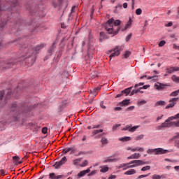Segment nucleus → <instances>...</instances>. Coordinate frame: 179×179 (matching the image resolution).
<instances>
[{
  "mask_svg": "<svg viewBox=\"0 0 179 179\" xmlns=\"http://www.w3.org/2000/svg\"><path fill=\"white\" fill-rule=\"evenodd\" d=\"M120 24H121V20H117L115 21L114 19L112 18L107 21L105 29L109 34H115V36L118 34V32L121 29V28L118 27Z\"/></svg>",
  "mask_w": 179,
  "mask_h": 179,
  "instance_id": "nucleus-1",
  "label": "nucleus"
},
{
  "mask_svg": "<svg viewBox=\"0 0 179 179\" xmlns=\"http://www.w3.org/2000/svg\"><path fill=\"white\" fill-rule=\"evenodd\" d=\"M45 47V44L41 43L36 45L34 49H29L27 52L26 59H28V62L30 65H33L34 62H36V54H37V51H40V50H43Z\"/></svg>",
  "mask_w": 179,
  "mask_h": 179,
  "instance_id": "nucleus-2",
  "label": "nucleus"
},
{
  "mask_svg": "<svg viewBox=\"0 0 179 179\" xmlns=\"http://www.w3.org/2000/svg\"><path fill=\"white\" fill-rule=\"evenodd\" d=\"M147 153L148 155H152V153H155V155H166V153H170V151L168 150H164L163 148H155L148 149L147 150Z\"/></svg>",
  "mask_w": 179,
  "mask_h": 179,
  "instance_id": "nucleus-3",
  "label": "nucleus"
},
{
  "mask_svg": "<svg viewBox=\"0 0 179 179\" xmlns=\"http://www.w3.org/2000/svg\"><path fill=\"white\" fill-rule=\"evenodd\" d=\"M129 164H133V165H129L126 168H123V170H128V169H134V167H138V166H143V164H146L142 160H133L129 162Z\"/></svg>",
  "mask_w": 179,
  "mask_h": 179,
  "instance_id": "nucleus-4",
  "label": "nucleus"
},
{
  "mask_svg": "<svg viewBox=\"0 0 179 179\" xmlns=\"http://www.w3.org/2000/svg\"><path fill=\"white\" fill-rule=\"evenodd\" d=\"M179 98H172L169 100V103L166 106V109H169V108H173V107H174V106H176L177 104V102L178 101Z\"/></svg>",
  "mask_w": 179,
  "mask_h": 179,
  "instance_id": "nucleus-5",
  "label": "nucleus"
},
{
  "mask_svg": "<svg viewBox=\"0 0 179 179\" xmlns=\"http://www.w3.org/2000/svg\"><path fill=\"white\" fill-rule=\"evenodd\" d=\"M113 51H114V52L110 55V59L114 57H118V55L121 54L122 49H121L120 47H116L114 50H110V52H113Z\"/></svg>",
  "mask_w": 179,
  "mask_h": 179,
  "instance_id": "nucleus-6",
  "label": "nucleus"
},
{
  "mask_svg": "<svg viewBox=\"0 0 179 179\" xmlns=\"http://www.w3.org/2000/svg\"><path fill=\"white\" fill-rule=\"evenodd\" d=\"M66 157H63L59 162H55V164L53 165V167H55V169H59L62 164H65V163H66Z\"/></svg>",
  "mask_w": 179,
  "mask_h": 179,
  "instance_id": "nucleus-7",
  "label": "nucleus"
},
{
  "mask_svg": "<svg viewBox=\"0 0 179 179\" xmlns=\"http://www.w3.org/2000/svg\"><path fill=\"white\" fill-rule=\"evenodd\" d=\"M90 169H92V166L88 168L87 170L81 171L80 173H78L77 178L80 179L82 178V177H85V175L90 172Z\"/></svg>",
  "mask_w": 179,
  "mask_h": 179,
  "instance_id": "nucleus-8",
  "label": "nucleus"
},
{
  "mask_svg": "<svg viewBox=\"0 0 179 179\" xmlns=\"http://www.w3.org/2000/svg\"><path fill=\"white\" fill-rule=\"evenodd\" d=\"M11 111L15 112L16 115L14 117L16 118V120H17V118H19V117H17V114H19L20 109L17 108V105L16 103H13L12 105Z\"/></svg>",
  "mask_w": 179,
  "mask_h": 179,
  "instance_id": "nucleus-9",
  "label": "nucleus"
},
{
  "mask_svg": "<svg viewBox=\"0 0 179 179\" xmlns=\"http://www.w3.org/2000/svg\"><path fill=\"white\" fill-rule=\"evenodd\" d=\"M126 150H131V152H143L145 150V148H138V147H135L132 148V147H127Z\"/></svg>",
  "mask_w": 179,
  "mask_h": 179,
  "instance_id": "nucleus-10",
  "label": "nucleus"
},
{
  "mask_svg": "<svg viewBox=\"0 0 179 179\" xmlns=\"http://www.w3.org/2000/svg\"><path fill=\"white\" fill-rule=\"evenodd\" d=\"M170 127H171V122H167V120H166L164 123L158 126V128L162 129V128H170Z\"/></svg>",
  "mask_w": 179,
  "mask_h": 179,
  "instance_id": "nucleus-11",
  "label": "nucleus"
},
{
  "mask_svg": "<svg viewBox=\"0 0 179 179\" xmlns=\"http://www.w3.org/2000/svg\"><path fill=\"white\" fill-rule=\"evenodd\" d=\"M101 88L100 87H95L92 90H90V94L92 95V97H96V96H97V94H99V91L101 90Z\"/></svg>",
  "mask_w": 179,
  "mask_h": 179,
  "instance_id": "nucleus-12",
  "label": "nucleus"
},
{
  "mask_svg": "<svg viewBox=\"0 0 179 179\" xmlns=\"http://www.w3.org/2000/svg\"><path fill=\"white\" fill-rule=\"evenodd\" d=\"M167 178V176L162 174V175H157V174H154L151 176V179H164Z\"/></svg>",
  "mask_w": 179,
  "mask_h": 179,
  "instance_id": "nucleus-13",
  "label": "nucleus"
},
{
  "mask_svg": "<svg viewBox=\"0 0 179 179\" xmlns=\"http://www.w3.org/2000/svg\"><path fill=\"white\" fill-rule=\"evenodd\" d=\"M155 89L156 90H164V85L160 83H157L154 85Z\"/></svg>",
  "mask_w": 179,
  "mask_h": 179,
  "instance_id": "nucleus-14",
  "label": "nucleus"
},
{
  "mask_svg": "<svg viewBox=\"0 0 179 179\" xmlns=\"http://www.w3.org/2000/svg\"><path fill=\"white\" fill-rule=\"evenodd\" d=\"M134 174H136V170L135 169H129L124 173V176H134Z\"/></svg>",
  "mask_w": 179,
  "mask_h": 179,
  "instance_id": "nucleus-15",
  "label": "nucleus"
},
{
  "mask_svg": "<svg viewBox=\"0 0 179 179\" xmlns=\"http://www.w3.org/2000/svg\"><path fill=\"white\" fill-rule=\"evenodd\" d=\"M129 99L123 100L122 101L119 103V106H120L121 107H124V106H128V104H129Z\"/></svg>",
  "mask_w": 179,
  "mask_h": 179,
  "instance_id": "nucleus-16",
  "label": "nucleus"
},
{
  "mask_svg": "<svg viewBox=\"0 0 179 179\" xmlns=\"http://www.w3.org/2000/svg\"><path fill=\"white\" fill-rule=\"evenodd\" d=\"M132 87H130L129 88H126L123 91H122V93L123 94H125V96H127V94H129V93L131 94V90H132Z\"/></svg>",
  "mask_w": 179,
  "mask_h": 179,
  "instance_id": "nucleus-17",
  "label": "nucleus"
},
{
  "mask_svg": "<svg viewBox=\"0 0 179 179\" xmlns=\"http://www.w3.org/2000/svg\"><path fill=\"white\" fill-rule=\"evenodd\" d=\"M106 38H107V36H106V34H104V32H100L99 41H103V40H106Z\"/></svg>",
  "mask_w": 179,
  "mask_h": 179,
  "instance_id": "nucleus-18",
  "label": "nucleus"
},
{
  "mask_svg": "<svg viewBox=\"0 0 179 179\" xmlns=\"http://www.w3.org/2000/svg\"><path fill=\"white\" fill-rule=\"evenodd\" d=\"M80 162H82V158H77L73 160V166H78V164L80 163Z\"/></svg>",
  "mask_w": 179,
  "mask_h": 179,
  "instance_id": "nucleus-19",
  "label": "nucleus"
},
{
  "mask_svg": "<svg viewBox=\"0 0 179 179\" xmlns=\"http://www.w3.org/2000/svg\"><path fill=\"white\" fill-rule=\"evenodd\" d=\"M12 66H13V63H7L6 66H5L3 65V64H1L0 65V68L1 67V68H3V69H5V68H12Z\"/></svg>",
  "mask_w": 179,
  "mask_h": 179,
  "instance_id": "nucleus-20",
  "label": "nucleus"
},
{
  "mask_svg": "<svg viewBox=\"0 0 179 179\" xmlns=\"http://www.w3.org/2000/svg\"><path fill=\"white\" fill-rule=\"evenodd\" d=\"M119 141H120L121 142H129V141H131V137L129 136L123 137L122 138H120Z\"/></svg>",
  "mask_w": 179,
  "mask_h": 179,
  "instance_id": "nucleus-21",
  "label": "nucleus"
},
{
  "mask_svg": "<svg viewBox=\"0 0 179 179\" xmlns=\"http://www.w3.org/2000/svg\"><path fill=\"white\" fill-rule=\"evenodd\" d=\"M171 80H173V82H176V83H179V76L173 75L171 77Z\"/></svg>",
  "mask_w": 179,
  "mask_h": 179,
  "instance_id": "nucleus-22",
  "label": "nucleus"
},
{
  "mask_svg": "<svg viewBox=\"0 0 179 179\" xmlns=\"http://www.w3.org/2000/svg\"><path fill=\"white\" fill-rule=\"evenodd\" d=\"M174 72V66H170L169 68H166V73H173Z\"/></svg>",
  "mask_w": 179,
  "mask_h": 179,
  "instance_id": "nucleus-23",
  "label": "nucleus"
},
{
  "mask_svg": "<svg viewBox=\"0 0 179 179\" xmlns=\"http://www.w3.org/2000/svg\"><path fill=\"white\" fill-rule=\"evenodd\" d=\"M17 3V0H11L9 3H8V5H10L11 6H16Z\"/></svg>",
  "mask_w": 179,
  "mask_h": 179,
  "instance_id": "nucleus-24",
  "label": "nucleus"
},
{
  "mask_svg": "<svg viewBox=\"0 0 179 179\" xmlns=\"http://www.w3.org/2000/svg\"><path fill=\"white\" fill-rule=\"evenodd\" d=\"M131 26V19H129V21L127 22V24L125 25L124 28H122V31H125Z\"/></svg>",
  "mask_w": 179,
  "mask_h": 179,
  "instance_id": "nucleus-25",
  "label": "nucleus"
},
{
  "mask_svg": "<svg viewBox=\"0 0 179 179\" xmlns=\"http://www.w3.org/2000/svg\"><path fill=\"white\" fill-rule=\"evenodd\" d=\"M138 128H139V125L134 126L133 127H130V129H129V132H135V131H136Z\"/></svg>",
  "mask_w": 179,
  "mask_h": 179,
  "instance_id": "nucleus-26",
  "label": "nucleus"
},
{
  "mask_svg": "<svg viewBox=\"0 0 179 179\" xmlns=\"http://www.w3.org/2000/svg\"><path fill=\"white\" fill-rule=\"evenodd\" d=\"M166 104V102L164 101H159L155 103V107H157L159 106H164Z\"/></svg>",
  "mask_w": 179,
  "mask_h": 179,
  "instance_id": "nucleus-27",
  "label": "nucleus"
},
{
  "mask_svg": "<svg viewBox=\"0 0 179 179\" xmlns=\"http://www.w3.org/2000/svg\"><path fill=\"white\" fill-rule=\"evenodd\" d=\"M101 142L102 145H107V143H108V141L107 140V138L106 137H102Z\"/></svg>",
  "mask_w": 179,
  "mask_h": 179,
  "instance_id": "nucleus-28",
  "label": "nucleus"
},
{
  "mask_svg": "<svg viewBox=\"0 0 179 179\" xmlns=\"http://www.w3.org/2000/svg\"><path fill=\"white\" fill-rule=\"evenodd\" d=\"M112 162H117V159H106L103 162V163H111Z\"/></svg>",
  "mask_w": 179,
  "mask_h": 179,
  "instance_id": "nucleus-29",
  "label": "nucleus"
},
{
  "mask_svg": "<svg viewBox=\"0 0 179 179\" xmlns=\"http://www.w3.org/2000/svg\"><path fill=\"white\" fill-rule=\"evenodd\" d=\"M107 171H108V166L101 167V169L100 170L101 173H107Z\"/></svg>",
  "mask_w": 179,
  "mask_h": 179,
  "instance_id": "nucleus-30",
  "label": "nucleus"
},
{
  "mask_svg": "<svg viewBox=\"0 0 179 179\" xmlns=\"http://www.w3.org/2000/svg\"><path fill=\"white\" fill-rule=\"evenodd\" d=\"M127 166H129V163L121 164L120 166H117V169H122V167H124V169H127Z\"/></svg>",
  "mask_w": 179,
  "mask_h": 179,
  "instance_id": "nucleus-31",
  "label": "nucleus"
},
{
  "mask_svg": "<svg viewBox=\"0 0 179 179\" xmlns=\"http://www.w3.org/2000/svg\"><path fill=\"white\" fill-rule=\"evenodd\" d=\"M87 164H89V162H87V160H84L80 166V167H86Z\"/></svg>",
  "mask_w": 179,
  "mask_h": 179,
  "instance_id": "nucleus-32",
  "label": "nucleus"
},
{
  "mask_svg": "<svg viewBox=\"0 0 179 179\" xmlns=\"http://www.w3.org/2000/svg\"><path fill=\"white\" fill-rule=\"evenodd\" d=\"M120 127H121L120 124L113 125L112 128V131H117V129H118Z\"/></svg>",
  "mask_w": 179,
  "mask_h": 179,
  "instance_id": "nucleus-33",
  "label": "nucleus"
},
{
  "mask_svg": "<svg viewBox=\"0 0 179 179\" xmlns=\"http://www.w3.org/2000/svg\"><path fill=\"white\" fill-rule=\"evenodd\" d=\"M13 160L15 163H18L19 161L20 160V157H19L17 156H14V157H13Z\"/></svg>",
  "mask_w": 179,
  "mask_h": 179,
  "instance_id": "nucleus-34",
  "label": "nucleus"
},
{
  "mask_svg": "<svg viewBox=\"0 0 179 179\" xmlns=\"http://www.w3.org/2000/svg\"><path fill=\"white\" fill-rule=\"evenodd\" d=\"M12 8H10L9 6L8 7H1L0 6V12H2V10H10Z\"/></svg>",
  "mask_w": 179,
  "mask_h": 179,
  "instance_id": "nucleus-35",
  "label": "nucleus"
},
{
  "mask_svg": "<svg viewBox=\"0 0 179 179\" xmlns=\"http://www.w3.org/2000/svg\"><path fill=\"white\" fill-rule=\"evenodd\" d=\"M69 152H71V148H66L62 150V152L64 155H66V153H69Z\"/></svg>",
  "mask_w": 179,
  "mask_h": 179,
  "instance_id": "nucleus-36",
  "label": "nucleus"
},
{
  "mask_svg": "<svg viewBox=\"0 0 179 179\" xmlns=\"http://www.w3.org/2000/svg\"><path fill=\"white\" fill-rule=\"evenodd\" d=\"M131 155L133 156V159H139L141 157V154L139 153H134Z\"/></svg>",
  "mask_w": 179,
  "mask_h": 179,
  "instance_id": "nucleus-37",
  "label": "nucleus"
},
{
  "mask_svg": "<svg viewBox=\"0 0 179 179\" xmlns=\"http://www.w3.org/2000/svg\"><path fill=\"white\" fill-rule=\"evenodd\" d=\"M136 93H139V89L133 90L130 93V96H134V94H136Z\"/></svg>",
  "mask_w": 179,
  "mask_h": 179,
  "instance_id": "nucleus-38",
  "label": "nucleus"
},
{
  "mask_svg": "<svg viewBox=\"0 0 179 179\" xmlns=\"http://www.w3.org/2000/svg\"><path fill=\"white\" fill-rule=\"evenodd\" d=\"M148 170H150V166H145L141 169V171H148Z\"/></svg>",
  "mask_w": 179,
  "mask_h": 179,
  "instance_id": "nucleus-39",
  "label": "nucleus"
},
{
  "mask_svg": "<svg viewBox=\"0 0 179 179\" xmlns=\"http://www.w3.org/2000/svg\"><path fill=\"white\" fill-rule=\"evenodd\" d=\"M157 76H148L147 78L148 80H150V79H153L154 80H157Z\"/></svg>",
  "mask_w": 179,
  "mask_h": 179,
  "instance_id": "nucleus-40",
  "label": "nucleus"
},
{
  "mask_svg": "<svg viewBox=\"0 0 179 179\" xmlns=\"http://www.w3.org/2000/svg\"><path fill=\"white\" fill-rule=\"evenodd\" d=\"M149 176H150V173H149L147 175H141L139 176H138V179H141V178H145V177H149Z\"/></svg>",
  "mask_w": 179,
  "mask_h": 179,
  "instance_id": "nucleus-41",
  "label": "nucleus"
},
{
  "mask_svg": "<svg viewBox=\"0 0 179 179\" xmlns=\"http://www.w3.org/2000/svg\"><path fill=\"white\" fill-rule=\"evenodd\" d=\"M131 127H132V125H127L125 127H124L123 129H122V131H129L131 128Z\"/></svg>",
  "mask_w": 179,
  "mask_h": 179,
  "instance_id": "nucleus-42",
  "label": "nucleus"
},
{
  "mask_svg": "<svg viewBox=\"0 0 179 179\" xmlns=\"http://www.w3.org/2000/svg\"><path fill=\"white\" fill-rule=\"evenodd\" d=\"M173 120H176V116H171L168 117V119H166V122H170V121H173Z\"/></svg>",
  "mask_w": 179,
  "mask_h": 179,
  "instance_id": "nucleus-43",
  "label": "nucleus"
},
{
  "mask_svg": "<svg viewBox=\"0 0 179 179\" xmlns=\"http://www.w3.org/2000/svg\"><path fill=\"white\" fill-rule=\"evenodd\" d=\"M173 124V125H175V127H176L177 128H179V120L178 121V122H171V124Z\"/></svg>",
  "mask_w": 179,
  "mask_h": 179,
  "instance_id": "nucleus-44",
  "label": "nucleus"
},
{
  "mask_svg": "<svg viewBox=\"0 0 179 179\" xmlns=\"http://www.w3.org/2000/svg\"><path fill=\"white\" fill-rule=\"evenodd\" d=\"M76 152V149H75V148L71 147L70 149V155H73V153H75Z\"/></svg>",
  "mask_w": 179,
  "mask_h": 179,
  "instance_id": "nucleus-45",
  "label": "nucleus"
},
{
  "mask_svg": "<svg viewBox=\"0 0 179 179\" xmlns=\"http://www.w3.org/2000/svg\"><path fill=\"white\" fill-rule=\"evenodd\" d=\"M136 14L138 15H142V9H141V8L136 9Z\"/></svg>",
  "mask_w": 179,
  "mask_h": 179,
  "instance_id": "nucleus-46",
  "label": "nucleus"
},
{
  "mask_svg": "<svg viewBox=\"0 0 179 179\" xmlns=\"http://www.w3.org/2000/svg\"><path fill=\"white\" fill-rule=\"evenodd\" d=\"M165 44H166V41H161L159 43L158 45H159V47H163V45H164Z\"/></svg>",
  "mask_w": 179,
  "mask_h": 179,
  "instance_id": "nucleus-47",
  "label": "nucleus"
},
{
  "mask_svg": "<svg viewBox=\"0 0 179 179\" xmlns=\"http://www.w3.org/2000/svg\"><path fill=\"white\" fill-rule=\"evenodd\" d=\"M147 101L145 100L143 101H138V104H140L141 106H143V104H146Z\"/></svg>",
  "mask_w": 179,
  "mask_h": 179,
  "instance_id": "nucleus-48",
  "label": "nucleus"
},
{
  "mask_svg": "<svg viewBox=\"0 0 179 179\" xmlns=\"http://www.w3.org/2000/svg\"><path fill=\"white\" fill-rule=\"evenodd\" d=\"M143 134H141L138 136L136 137V141H141V139H143Z\"/></svg>",
  "mask_w": 179,
  "mask_h": 179,
  "instance_id": "nucleus-49",
  "label": "nucleus"
},
{
  "mask_svg": "<svg viewBox=\"0 0 179 179\" xmlns=\"http://www.w3.org/2000/svg\"><path fill=\"white\" fill-rule=\"evenodd\" d=\"M129 55H131V52L126 51L124 56V58H128V57H129Z\"/></svg>",
  "mask_w": 179,
  "mask_h": 179,
  "instance_id": "nucleus-50",
  "label": "nucleus"
},
{
  "mask_svg": "<svg viewBox=\"0 0 179 179\" xmlns=\"http://www.w3.org/2000/svg\"><path fill=\"white\" fill-rule=\"evenodd\" d=\"M6 24V22H0V29H3L5 27V25Z\"/></svg>",
  "mask_w": 179,
  "mask_h": 179,
  "instance_id": "nucleus-51",
  "label": "nucleus"
},
{
  "mask_svg": "<svg viewBox=\"0 0 179 179\" xmlns=\"http://www.w3.org/2000/svg\"><path fill=\"white\" fill-rule=\"evenodd\" d=\"M49 178H50V179H54V178H55V173H50V175H49Z\"/></svg>",
  "mask_w": 179,
  "mask_h": 179,
  "instance_id": "nucleus-52",
  "label": "nucleus"
},
{
  "mask_svg": "<svg viewBox=\"0 0 179 179\" xmlns=\"http://www.w3.org/2000/svg\"><path fill=\"white\" fill-rule=\"evenodd\" d=\"M48 131V129L47 127H43L42 129V134H47V131Z\"/></svg>",
  "mask_w": 179,
  "mask_h": 179,
  "instance_id": "nucleus-53",
  "label": "nucleus"
},
{
  "mask_svg": "<svg viewBox=\"0 0 179 179\" xmlns=\"http://www.w3.org/2000/svg\"><path fill=\"white\" fill-rule=\"evenodd\" d=\"M143 85H145V83H140L138 84H136L134 87H139V86H143Z\"/></svg>",
  "mask_w": 179,
  "mask_h": 179,
  "instance_id": "nucleus-54",
  "label": "nucleus"
},
{
  "mask_svg": "<svg viewBox=\"0 0 179 179\" xmlns=\"http://www.w3.org/2000/svg\"><path fill=\"white\" fill-rule=\"evenodd\" d=\"M96 170L92 171L91 173H90L88 174V177H90V176H94V174H96Z\"/></svg>",
  "mask_w": 179,
  "mask_h": 179,
  "instance_id": "nucleus-55",
  "label": "nucleus"
},
{
  "mask_svg": "<svg viewBox=\"0 0 179 179\" xmlns=\"http://www.w3.org/2000/svg\"><path fill=\"white\" fill-rule=\"evenodd\" d=\"M131 37H132V34H129L126 37V41H128L129 40H131Z\"/></svg>",
  "mask_w": 179,
  "mask_h": 179,
  "instance_id": "nucleus-56",
  "label": "nucleus"
},
{
  "mask_svg": "<svg viewBox=\"0 0 179 179\" xmlns=\"http://www.w3.org/2000/svg\"><path fill=\"white\" fill-rule=\"evenodd\" d=\"M3 94H5V91L0 92V100L3 98Z\"/></svg>",
  "mask_w": 179,
  "mask_h": 179,
  "instance_id": "nucleus-57",
  "label": "nucleus"
},
{
  "mask_svg": "<svg viewBox=\"0 0 179 179\" xmlns=\"http://www.w3.org/2000/svg\"><path fill=\"white\" fill-rule=\"evenodd\" d=\"M100 127H101L100 124L92 125V129H96L97 128H100Z\"/></svg>",
  "mask_w": 179,
  "mask_h": 179,
  "instance_id": "nucleus-58",
  "label": "nucleus"
},
{
  "mask_svg": "<svg viewBox=\"0 0 179 179\" xmlns=\"http://www.w3.org/2000/svg\"><path fill=\"white\" fill-rule=\"evenodd\" d=\"M98 134H99V130L95 129L92 131L93 136H94V135H97Z\"/></svg>",
  "mask_w": 179,
  "mask_h": 179,
  "instance_id": "nucleus-59",
  "label": "nucleus"
},
{
  "mask_svg": "<svg viewBox=\"0 0 179 179\" xmlns=\"http://www.w3.org/2000/svg\"><path fill=\"white\" fill-rule=\"evenodd\" d=\"M62 177H64V176L62 175L55 176V178L53 179H60V178H62Z\"/></svg>",
  "mask_w": 179,
  "mask_h": 179,
  "instance_id": "nucleus-60",
  "label": "nucleus"
},
{
  "mask_svg": "<svg viewBox=\"0 0 179 179\" xmlns=\"http://www.w3.org/2000/svg\"><path fill=\"white\" fill-rule=\"evenodd\" d=\"M175 146L179 148V140L175 141Z\"/></svg>",
  "mask_w": 179,
  "mask_h": 179,
  "instance_id": "nucleus-61",
  "label": "nucleus"
},
{
  "mask_svg": "<svg viewBox=\"0 0 179 179\" xmlns=\"http://www.w3.org/2000/svg\"><path fill=\"white\" fill-rule=\"evenodd\" d=\"M81 155H86V153L83 151H80L78 155H76V156H81Z\"/></svg>",
  "mask_w": 179,
  "mask_h": 179,
  "instance_id": "nucleus-62",
  "label": "nucleus"
},
{
  "mask_svg": "<svg viewBox=\"0 0 179 179\" xmlns=\"http://www.w3.org/2000/svg\"><path fill=\"white\" fill-rule=\"evenodd\" d=\"M0 174L1 176H6V173H5V171L3 169L0 170Z\"/></svg>",
  "mask_w": 179,
  "mask_h": 179,
  "instance_id": "nucleus-63",
  "label": "nucleus"
},
{
  "mask_svg": "<svg viewBox=\"0 0 179 179\" xmlns=\"http://www.w3.org/2000/svg\"><path fill=\"white\" fill-rule=\"evenodd\" d=\"M117 178V176L115 175H111L108 177V179H115Z\"/></svg>",
  "mask_w": 179,
  "mask_h": 179,
  "instance_id": "nucleus-64",
  "label": "nucleus"
}]
</instances>
